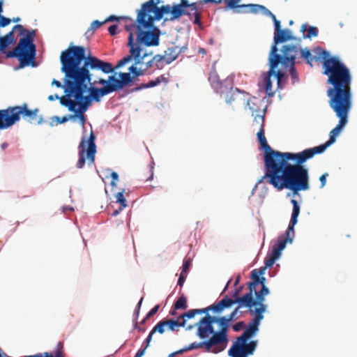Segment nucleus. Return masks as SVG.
<instances>
[{
	"mask_svg": "<svg viewBox=\"0 0 357 357\" xmlns=\"http://www.w3.org/2000/svg\"><path fill=\"white\" fill-rule=\"evenodd\" d=\"M161 0H149L144 3L141 8L137 13L144 12L145 17H152L154 20H160L162 18L164 15H169V13L163 12L162 8L163 7L168 6L172 8V6L169 4L158 7L157 5L160 3Z\"/></svg>",
	"mask_w": 357,
	"mask_h": 357,
	"instance_id": "19",
	"label": "nucleus"
},
{
	"mask_svg": "<svg viewBox=\"0 0 357 357\" xmlns=\"http://www.w3.org/2000/svg\"><path fill=\"white\" fill-rule=\"evenodd\" d=\"M16 40L14 36L13 30L8 32L6 35L0 37V51L6 54L4 50L8 48L9 45L15 43Z\"/></svg>",
	"mask_w": 357,
	"mask_h": 357,
	"instance_id": "35",
	"label": "nucleus"
},
{
	"mask_svg": "<svg viewBox=\"0 0 357 357\" xmlns=\"http://www.w3.org/2000/svg\"><path fill=\"white\" fill-rule=\"evenodd\" d=\"M268 294L269 290L268 287H262L260 291H255V299L253 298L252 293H247L242 296L239 302L241 305H245V307L248 309L251 314H254V313L259 314V311L261 314H263L266 309V305L264 304L265 296Z\"/></svg>",
	"mask_w": 357,
	"mask_h": 357,
	"instance_id": "14",
	"label": "nucleus"
},
{
	"mask_svg": "<svg viewBox=\"0 0 357 357\" xmlns=\"http://www.w3.org/2000/svg\"><path fill=\"white\" fill-rule=\"evenodd\" d=\"M245 326V323L243 321H239L236 324H235L232 328L234 331H240L241 329H243Z\"/></svg>",
	"mask_w": 357,
	"mask_h": 357,
	"instance_id": "55",
	"label": "nucleus"
},
{
	"mask_svg": "<svg viewBox=\"0 0 357 357\" xmlns=\"http://www.w3.org/2000/svg\"><path fill=\"white\" fill-rule=\"evenodd\" d=\"M226 101L227 103H232L237 102L246 105H250V99L248 98V93L245 91H241L237 88H231L229 92L226 96Z\"/></svg>",
	"mask_w": 357,
	"mask_h": 357,
	"instance_id": "23",
	"label": "nucleus"
},
{
	"mask_svg": "<svg viewBox=\"0 0 357 357\" xmlns=\"http://www.w3.org/2000/svg\"><path fill=\"white\" fill-rule=\"evenodd\" d=\"M187 275H188V273L181 272L178 280V285H179L181 287H183V285L185 282V278L187 277Z\"/></svg>",
	"mask_w": 357,
	"mask_h": 357,
	"instance_id": "54",
	"label": "nucleus"
},
{
	"mask_svg": "<svg viewBox=\"0 0 357 357\" xmlns=\"http://www.w3.org/2000/svg\"><path fill=\"white\" fill-rule=\"evenodd\" d=\"M146 349L142 348L137 351L135 357H142L145 353Z\"/></svg>",
	"mask_w": 357,
	"mask_h": 357,
	"instance_id": "61",
	"label": "nucleus"
},
{
	"mask_svg": "<svg viewBox=\"0 0 357 357\" xmlns=\"http://www.w3.org/2000/svg\"><path fill=\"white\" fill-rule=\"evenodd\" d=\"M209 310H211V308H209V306L206 308H203V309L190 310L188 311L187 312H185L183 314L180 315L178 317V319H180L181 321H183V320H185V318L192 319L197 314L207 313Z\"/></svg>",
	"mask_w": 357,
	"mask_h": 357,
	"instance_id": "37",
	"label": "nucleus"
},
{
	"mask_svg": "<svg viewBox=\"0 0 357 357\" xmlns=\"http://www.w3.org/2000/svg\"><path fill=\"white\" fill-rule=\"evenodd\" d=\"M123 20L125 28L129 33L128 45L132 47L142 48V46H157L159 44V31L153 29L156 20L152 17H145L144 12L137 13L135 23L128 17H117L113 15V22Z\"/></svg>",
	"mask_w": 357,
	"mask_h": 357,
	"instance_id": "4",
	"label": "nucleus"
},
{
	"mask_svg": "<svg viewBox=\"0 0 357 357\" xmlns=\"http://www.w3.org/2000/svg\"><path fill=\"white\" fill-rule=\"evenodd\" d=\"M248 340L241 336L236 337L228 351V355L231 357H248L252 355L257 346V340Z\"/></svg>",
	"mask_w": 357,
	"mask_h": 357,
	"instance_id": "15",
	"label": "nucleus"
},
{
	"mask_svg": "<svg viewBox=\"0 0 357 357\" xmlns=\"http://www.w3.org/2000/svg\"><path fill=\"white\" fill-rule=\"evenodd\" d=\"M265 282H266V278L264 277H261L260 278L259 276V281H258V284H260L261 285V287H266L265 285Z\"/></svg>",
	"mask_w": 357,
	"mask_h": 357,
	"instance_id": "62",
	"label": "nucleus"
},
{
	"mask_svg": "<svg viewBox=\"0 0 357 357\" xmlns=\"http://www.w3.org/2000/svg\"><path fill=\"white\" fill-rule=\"evenodd\" d=\"M318 34V29L315 26H309L307 29V33L303 36V38H310L312 37H316Z\"/></svg>",
	"mask_w": 357,
	"mask_h": 357,
	"instance_id": "49",
	"label": "nucleus"
},
{
	"mask_svg": "<svg viewBox=\"0 0 357 357\" xmlns=\"http://www.w3.org/2000/svg\"><path fill=\"white\" fill-rule=\"evenodd\" d=\"M240 7L248 8V10H243L242 13H258L261 12L264 15H267V13L270 12V10L265 6L259 4H241Z\"/></svg>",
	"mask_w": 357,
	"mask_h": 357,
	"instance_id": "36",
	"label": "nucleus"
},
{
	"mask_svg": "<svg viewBox=\"0 0 357 357\" xmlns=\"http://www.w3.org/2000/svg\"><path fill=\"white\" fill-rule=\"evenodd\" d=\"M190 266H191V261L190 259L185 260L183 264L181 272L188 273Z\"/></svg>",
	"mask_w": 357,
	"mask_h": 357,
	"instance_id": "53",
	"label": "nucleus"
},
{
	"mask_svg": "<svg viewBox=\"0 0 357 357\" xmlns=\"http://www.w3.org/2000/svg\"><path fill=\"white\" fill-rule=\"evenodd\" d=\"M77 84H82V93L81 94L80 112L84 113L91 104L92 101L100 102L101 98L112 93V75L107 79H99L95 80H77Z\"/></svg>",
	"mask_w": 357,
	"mask_h": 357,
	"instance_id": "7",
	"label": "nucleus"
},
{
	"mask_svg": "<svg viewBox=\"0 0 357 357\" xmlns=\"http://www.w3.org/2000/svg\"><path fill=\"white\" fill-rule=\"evenodd\" d=\"M61 71L65 74V95L59 97L60 104L66 107L69 112H80L82 85L77 84V80L67 71H64L61 67Z\"/></svg>",
	"mask_w": 357,
	"mask_h": 357,
	"instance_id": "9",
	"label": "nucleus"
},
{
	"mask_svg": "<svg viewBox=\"0 0 357 357\" xmlns=\"http://www.w3.org/2000/svg\"><path fill=\"white\" fill-rule=\"evenodd\" d=\"M129 54L124 56L116 64V68H121L128 66L126 70H130L134 77L144 75L145 72L151 68H155L153 58L147 61L144 59L148 56L146 53H142V48L132 47L129 50Z\"/></svg>",
	"mask_w": 357,
	"mask_h": 357,
	"instance_id": "10",
	"label": "nucleus"
},
{
	"mask_svg": "<svg viewBox=\"0 0 357 357\" xmlns=\"http://www.w3.org/2000/svg\"><path fill=\"white\" fill-rule=\"evenodd\" d=\"M208 80L213 86H218L221 84V82L214 66L209 73Z\"/></svg>",
	"mask_w": 357,
	"mask_h": 357,
	"instance_id": "39",
	"label": "nucleus"
},
{
	"mask_svg": "<svg viewBox=\"0 0 357 357\" xmlns=\"http://www.w3.org/2000/svg\"><path fill=\"white\" fill-rule=\"evenodd\" d=\"M185 320L181 321L178 317L176 320L173 319H162L153 327V331H158L160 334L164 333L165 328L172 331H178L179 328L185 326Z\"/></svg>",
	"mask_w": 357,
	"mask_h": 357,
	"instance_id": "21",
	"label": "nucleus"
},
{
	"mask_svg": "<svg viewBox=\"0 0 357 357\" xmlns=\"http://www.w3.org/2000/svg\"><path fill=\"white\" fill-rule=\"evenodd\" d=\"M328 176V173H325L319 177V181L321 182V186H320L321 188H322L325 186L326 183V178Z\"/></svg>",
	"mask_w": 357,
	"mask_h": 357,
	"instance_id": "58",
	"label": "nucleus"
},
{
	"mask_svg": "<svg viewBox=\"0 0 357 357\" xmlns=\"http://www.w3.org/2000/svg\"><path fill=\"white\" fill-rule=\"evenodd\" d=\"M13 109L16 123L20 121L21 116L23 119L28 120L29 121L34 119L39 111L38 108L29 109L26 103H24L22 105L13 106Z\"/></svg>",
	"mask_w": 357,
	"mask_h": 357,
	"instance_id": "22",
	"label": "nucleus"
},
{
	"mask_svg": "<svg viewBox=\"0 0 357 357\" xmlns=\"http://www.w3.org/2000/svg\"><path fill=\"white\" fill-rule=\"evenodd\" d=\"M63 344L59 342L57 344V348L55 350L54 354H52V353L47 352V354L50 356V357H64L63 354Z\"/></svg>",
	"mask_w": 357,
	"mask_h": 357,
	"instance_id": "45",
	"label": "nucleus"
},
{
	"mask_svg": "<svg viewBox=\"0 0 357 357\" xmlns=\"http://www.w3.org/2000/svg\"><path fill=\"white\" fill-rule=\"evenodd\" d=\"M116 67V65L113 66V91H120L119 96L124 97L122 95L132 89V84L138 77H134V74L126 70L128 66Z\"/></svg>",
	"mask_w": 357,
	"mask_h": 357,
	"instance_id": "13",
	"label": "nucleus"
},
{
	"mask_svg": "<svg viewBox=\"0 0 357 357\" xmlns=\"http://www.w3.org/2000/svg\"><path fill=\"white\" fill-rule=\"evenodd\" d=\"M266 266L264 268H260L259 269H254L251 272V278L252 279V282H250L248 283V288L250 291L248 293H252L253 295V293L256 291V287L258 284L259 281V275H263L264 274Z\"/></svg>",
	"mask_w": 357,
	"mask_h": 357,
	"instance_id": "32",
	"label": "nucleus"
},
{
	"mask_svg": "<svg viewBox=\"0 0 357 357\" xmlns=\"http://www.w3.org/2000/svg\"><path fill=\"white\" fill-rule=\"evenodd\" d=\"M337 117L340 118L338 124L330 132L329 139L324 144L298 152L299 165H303L307 160L313 158L316 154L323 153L326 149L333 144L336 137L340 135L342 128L347 123L348 113L351 107L330 105Z\"/></svg>",
	"mask_w": 357,
	"mask_h": 357,
	"instance_id": "8",
	"label": "nucleus"
},
{
	"mask_svg": "<svg viewBox=\"0 0 357 357\" xmlns=\"http://www.w3.org/2000/svg\"><path fill=\"white\" fill-rule=\"evenodd\" d=\"M13 31L18 30L19 35L22 36L19 40L17 47L13 50L6 52V58H16L20 62V67L31 66H36L35 60L36 57L37 48L34 43L36 30L26 29L21 24L15 25Z\"/></svg>",
	"mask_w": 357,
	"mask_h": 357,
	"instance_id": "6",
	"label": "nucleus"
},
{
	"mask_svg": "<svg viewBox=\"0 0 357 357\" xmlns=\"http://www.w3.org/2000/svg\"><path fill=\"white\" fill-rule=\"evenodd\" d=\"M125 194L127 196L129 195V191L126 192L125 189H123L121 192H119L115 195L116 198V204H119L118 209H113V215H116L119 214L122 210L128 206L127 201L125 197Z\"/></svg>",
	"mask_w": 357,
	"mask_h": 357,
	"instance_id": "28",
	"label": "nucleus"
},
{
	"mask_svg": "<svg viewBox=\"0 0 357 357\" xmlns=\"http://www.w3.org/2000/svg\"><path fill=\"white\" fill-rule=\"evenodd\" d=\"M255 315V318L252 320V321L249 324L246 329L244 332L240 335L241 337L249 340L252 337H253L255 333L259 330V325L260 321L264 318V315L261 314V312L259 311V314L254 313Z\"/></svg>",
	"mask_w": 357,
	"mask_h": 357,
	"instance_id": "25",
	"label": "nucleus"
},
{
	"mask_svg": "<svg viewBox=\"0 0 357 357\" xmlns=\"http://www.w3.org/2000/svg\"><path fill=\"white\" fill-rule=\"evenodd\" d=\"M52 84L56 86L57 88H62L63 91L65 90V77L63 78V84L59 80L54 79L52 82Z\"/></svg>",
	"mask_w": 357,
	"mask_h": 357,
	"instance_id": "56",
	"label": "nucleus"
},
{
	"mask_svg": "<svg viewBox=\"0 0 357 357\" xmlns=\"http://www.w3.org/2000/svg\"><path fill=\"white\" fill-rule=\"evenodd\" d=\"M119 178V176L116 172H113V188L116 186L115 181H117Z\"/></svg>",
	"mask_w": 357,
	"mask_h": 357,
	"instance_id": "64",
	"label": "nucleus"
},
{
	"mask_svg": "<svg viewBox=\"0 0 357 357\" xmlns=\"http://www.w3.org/2000/svg\"><path fill=\"white\" fill-rule=\"evenodd\" d=\"M157 331H153V328L151 331V332L149 333V335L147 336V337L145 339L144 343H143V346H144V349H147L148 347L149 346V344L152 340V337L153 335V334H155Z\"/></svg>",
	"mask_w": 357,
	"mask_h": 357,
	"instance_id": "51",
	"label": "nucleus"
},
{
	"mask_svg": "<svg viewBox=\"0 0 357 357\" xmlns=\"http://www.w3.org/2000/svg\"><path fill=\"white\" fill-rule=\"evenodd\" d=\"M84 113H81V112H75L74 114H72V116H76L75 117L73 118V119H78L80 124L82 126L84 132L85 131V127L84 123L86 122V117L83 114Z\"/></svg>",
	"mask_w": 357,
	"mask_h": 357,
	"instance_id": "48",
	"label": "nucleus"
},
{
	"mask_svg": "<svg viewBox=\"0 0 357 357\" xmlns=\"http://www.w3.org/2000/svg\"><path fill=\"white\" fill-rule=\"evenodd\" d=\"M174 307L175 310H185L188 307L186 297L182 294L175 302Z\"/></svg>",
	"mask_w": 357,
	"mask_h": 357,
	"instance_id": "42",
	"label": "nucleus"
},
{
	"mask_svg": "<svg viewBox=\"0 0 357 357\" xmlns=\"http://www.w3.org/2000/svg\"><path fill=\"white\" fill-rule=\"evenodd\" d=\"M16 123L13 107L0 109V130H6Z\"/></svg>",
	"mask_w": 357,
	"mask_h": 357,
	"instance_id": "24",
	"label": "nucleus"
},
{
	"mask_svg": "<svg viewBox=\"0 0 357 357\" xmlns=\"http://www.w3.org/2000/svg\"><path fill=\"white\" fill-rule=\"evenodd\" d=\"M213 322L219 325L220 329L215 333H213L211 338L219 349V351H221L225 349L228 342L227 331L229 327V322L226 319V317L213 316Z\"/></svg>",
	"mask_w": 357,
	"mask_h": 357,
	"instance_id": "17",
	"label": "nucleus"
},
{
	"mask_svg": "<svg viewBox=\"0 0 357 357\" xmlns=\"http://www.w3.org/2000/svg\"><path fill=\"white\" fill-rule=\"evenodd\" d=\"M253 126H256L259 128H264V114H257L255 116Z\"/></svg>",
	"mask_w": 357,
	"mask_h": 357,
	"instance_id": "44",
	"label": "nucleus"
},
{
	"mask_svg": "<svg viewBox=\"0 0 357 357\" xmlns=\"http://www.w3.org/2000/svg\"><path fill=\"white\" fill-rule=\"evenodd\" d=\"M267 13L268 14L266 16L270 17L274 22V26H275V32L274 33H278V31H280L281 30L280 22L277 20L275 15L273 13H272L271 10H270V12H268Z\"/></svg>",
	"mask_w": 357,
	"mask_h": 357,
	"instance_id": "47",
	"label": "nucleus"
},
{
	"mask_svg": "<svg viewBox=\"0 0 357 357\" xmlns=\"http://www.w3.org/2000/svg\"><path fill=\"white\" fill-rule=\"evenodd\" d=\"M301 57L304 58L308 64L311 66H312V63L314 60L310 52L308 50H301Z\"/></svg>",
	"mask_w": 357,
	"mask_h": 357,
	"instance_id": "46",
	"label": "nucleus"
},
{
	"mask_svg": "<svg viewBox=\"0 0 357 357\" xmlns=\"http://www.w3.org/2000/svg\"><path fill=\"white\" fill-rule=\"evenodd\" d=\"M213 317L209 314H206L204 317L202 318L197 324V335L203 340H208L213 333H215L213 326Z\"/></svg>",
	"mask_w": 357,
	"mask_h": 357,
	"instance_id": "20",
	"label": "nucleus"
},
{
	"mask_svg": "<svg viewBox=\"0 0 357 357\" xmlns=\"http://www.w3.org/2000/svg\"><path fill=\"white\" fill-rule=\"evenodd\" d=\"M60 63L64 71H67L77 80H92L91 70H101L105 74L112 73V63L86 54L83 46L69 45L61 52Z\"/></svg>",
	"mask_w": 357,
	"mask_h": 357,
	"instance_id": "2",
	"label": "nucleus"
},
{
	"mask_svg": "<svg viewBox=\"0 0 357 357\" xmlns=\"http://www.w3.org/2000/svg\"><path fill=\"white\" fill-rule=\"evenodd\" d=\"M294 234V230H293L292 234H288L287 229L285 232V238L282 236L278 238L277 243L273 245L271 252H268L265 258L266 267L271 268L273 266L275 261L280 257L282 250L286 247L287 243L292 242Z\"/></svg>",
	"mask_w": 357,
	"mask_h": 357,
	"instance_id": "16",
	"label": "nucleus"
},
{
	"mask_svg": "<svg viewBox=\"0 0 357 357\" xmlns=\"http://www.w3.org/2000/svg\"><path fill=\"white\" fill-rule=\"evenodd\" d=\"M258 141L264 150V175L259 183L265 182L278 190L288 189L294 194L310 188L307 169L299 165L298 153L275 151L268 145L264 128L257 133Z\"/></svg>",
	"mask_w": 357,
	"mask_h": 357,
	"instance_id": "1",
	"label": "nucleus"
},
{
	"mask_svg": "<svg viewBox=\"0 0 357 357\" xmlns=\"http://www.w3.org/2000/svg\"><path fill=\"white\" fill-rule=\"evenodd\" d=\"M329 52L321 50L320 58L324 60V74L328 76V83L333 88L327 91L331 97L330 105L351 107V82L349 70L337 57H329Z\"/></svg>",
	"mask_w": 357,
	"mask_h": 357,
	"instance_id": "3",
	"label": "nucleus"
},
{
	"mask_svg": "<svg viewBox=\"0 0 357 357\" xmlns=\"http://www.w3.org/2000/svg\"><path fill=\"white\" fill-rule=\"evenodd\" d=\"M291 202L293 205V211L291 220L288 226V234L290 233L292 234L293 230H294V226L298 222V217L300 213V206L297 201L295 199H291Z\"/></svg>",
	"mask_w": 357,
	"mask_h": 357,
	"instance_id": "29",
	"label": "nucleus"
},
{
	"mask_svg": "<svg viewBox=\"0 0 357 357\" xmlns=\"http://www.w3.org/2000/svg\"><path fill=\"white\" fill-rule=\"evenodd\" d=\"M215 346L216 347V344L214 343V342L210 337L208 340H207L204 342H202L199 343L193 342V343L189 344L188 346H187L186 347L183 348V349L178 351L177 353L182 354L184 351H187L189 350H192V349H198V348H204L207 351H210L211 349Z\"/></svg>",
	"mask_w": 357,
	"mask_h": 357,
	"instance_id": "27",
	"label": "nucleus"
},
{
	"mask_svg": "<svg viewBox=\"0 0 357 357\" xmlns=\"http://www.w3.org/2000/svg\"><path fill=\"white\" fill-rule=\"evenodd\" d=\"M96 135L93 130L91 131L88 138L85 135L82 137L80 143L78 146V160L76 164L77 169H82L86 163L88 166H91L95 162L96 145Z\"/></svg>",
	"mask_w": 357,
	"mask_h": 357,
	"instance_id": "12",
	"label": "nucleus"
},
{
	"mask_svg": "<svg viewBox=\"0 0 357 357\" xmlns=\"http://www.w3.org/2000/svg\"><path fill=\"white\" fill-rule=\"evenodd\" d=\"M57 99H59V96L57 94L50 95L48 96V100L50 101H53V100H57Z\"/></svg>",
	"mask_w": 357,
	"mask_h": 357,
	"instance_id": "63",
	"label": "nucleus"
},
{
	"mask_svg": "<svg viewBox=\"0 0 357 357\" xmlns=\"http://www.w3.org/2000/svg\"><path fill=\"white\" fill-rule=\"evenodd\" d=\"M3 12V2L2 0H0V26L1 27H6L9 25L11 22V20L8 17H6L2 15V13Z\"/></svg>",
	"mask_w": 357,
	"mask_h": 357,
	"instance_id": "43",
	"label": "nucleus"
},
{
	"mask_svg": "<svg viewBox=\"0 0 357 357\" xmlns=\"http://www.w3.org/2000/svg\"><path fill=\"white\" fill-rule=\"evenodd\" d=\"M112 22V15H109L106 17L104 21L94 20L91 22L90 26L88 28L86 31L84 33L85 37L89 39L90 38L94 33L96 29L100 27L102 25L107 23Z\"/></svg>",
	"mask_w": 357,
	"mask_h": 357,
	"instance_id": "31",
	"label": "nucleus"
},
{
	"mask_svg": "<svg viewBox=\"0 0 357 357\" xmlns=\"http://www.w3.org/2000/svg\"><path fill=\"white\" fill-rule=\"evenodd\" d=\"M74 211V208L73 207L70 206H63L62 207V211L66 213L67 212H71V211Z\"/></svg>",
	"mask_w": 357,
	"mask_h": 357,
	"instance_id": "60",
	"label": "nucleus"
},
{
	"mask_svg": "<svg viewBox=\"0 0 357 357\" xmlns=\"http://www.w3.org/2000/svg\"><path fill=\"white\" fill-rule=\"evenodd\" d=\"M22 357H50V356H48L47 352H43V353H37L34 355L24 356Z\"/></svg>",
	"mask_w": 357,
	"mask_h": 357,
	"instance_id": "59",
	"label": "nucleus"
},
{
	"mask_svg": "<svg viewBox=\"0 0 357 357\" xmlns=\"http://www.w3.org/2000/svg\"><path fill=\"white\" fill-rule=\"evenodd\" d=\"M75 116H72V114L66 115L62 117H59L58 116H54L51 118L52 122H50V125L51 126H54V121H56V124L64 123L67 122L68 120L73 119V118H74Z\"/></svg>",
	"mask_w": 357,
	"mask_h": 357,
	"instance_id": "40",
	"label": "nucleus"
},
{
	"mask_svg": "<svg viewBox=\"0 0 357 357\" xmlns=\"http://www.w3.org/2000/svg\"><path fill=\"white\" fill-rule=\"evenodd\" d=\"M290 66L289 73H290V75L292 79V83L295 84L296 82H297L298 81V75L294 68V66Z\"/></svg>",
	"mask_w": 357,
	"mask_h": 357,
	"instance_id": "50",
	"label": "nucleus"
},
{
	"mask_svg": "<svg viewBox=\"0 0 357 357\" xmlns=\"http://www.w3.org/2000/svg\"><path fill=\"white\" fill-rule=\"evenodd\" d=\"M240 300L241 299L232 300L226 295L221 301L209 305V308H211V310L216 313H221L225 309L229 308L234 304H238V306L234 309V310L231 312L228 317H226V319L230 323L231 321L237 319V314L240 312V310L244 307H245V305L240 304Z\"/></svg>",
	"mask_w": 357,
	"mask_h": 357,
	"instance_id": "18",
	"label": "nucleus"
},
{
	"mask_svg": "<svg viewBox=\"0 0 357 357\" xmlns=\"http://www.w3.org/2000/svg\"><path fill=\"white\" fill-rule=\"evenodd\" d=\"M278 49L275 45H273L269 53V70L261 75V80L258 83L261 91H264L268 96L272 97L275 91L272 87L271 77L273 76L278 82V87L282 88V80L284 73L281 70H276L278 64L280 63L284 67L295 65V59L297 55L298 49L292 45H286L282 47V54H278Z\"/></svg>",
	"mask_w": 357,
	"mask_h": 357,
	"instance_id": "5",
	"label": "nucleus"
},
{
	"mask_svg": "<svg viewBox=\"0 0 357 357\" xmlns=\"http://www.w3.org/2000/svg\"><path fill=\"white\" fill-rule=\"evenodd\" d=\"M169 79L167 77H165L164 75H161L156 77L155 79L149 81L147 84H142L140 86L137 87H132L130 91H126V93H124L122 96H127L128 94L143 89H147V88H151L156 86L161 83L167 84L168 83Z\"/></svg>",
	"mask_w": 357,
	"mask_h": 357,
	"instance_id": "26",
	"label": "nucleus"
},
{
	"mask_svg": "<svg viewBox=\"0 0 357 357\" xmlns=\"http://www.w3.org/2000/svg\"><path fill=\"white\" fill-rule=\"evenodd\" d=\"M241 291V287L236 288L234 294H232V298H231L232 300H238L242 298V296H240V292Z\"/></svg>",
	"mask_w": 357,
	"mask_h": 357,
	"instance_id": "57",
	"label": "nucleus"
},
{
	"mask_svg": "<svg viewBox=\"0 0 357 357\" xmlns=\"http://www.w3.org/2000/svg\"><path fill=\"white\" fill-rule=\"evenodd\" d=\"M294 39V38L291 36V33L289 29H281L278 33H274V41L273 45H275V47H277L278 43Z\"/></svg>",
	"mask_w": 357,
	"mask_h": 357,
	"instance_id": "30",
	"label": "nucleus"
},
{
	"mask_svg": "<svg viewBox=\"0 0 357 357\" xmlns=\"http://www.w3.org/2000/svg\"><path fill=\"white\" fill-rule=\"evenodd\" d=\"M160 308L159 305H156L154 306L146 315V319H150L151 317H153L154 314L157 313Z\"/></svg>",
	"mask_w": 357,
	"mask_h": 357,
	"instance_id": "52",
	"label": "nucleus"
},
{
	"mask_svg": "<svg viewBox=\"0 0 357 357\" xmlns=\"http://www.w3.org/2000/svg\"><path fill=\"white\" fill-rule=\"evenodd\" d=\"M241 0H224V2L226 4V8L227 9H237L236 11L237 13H242L243 8H241L239 5V3Z\"/></svg>",
	"mask_w": 357,
	"mask_h": 357,
	"instance_id": "41",
	"label": "nucleus"
},
{
	"mask_svg": "<svg viewBox=\"0 0 357 357\" xmlns=\"http://www.w3.org/2000/svg\"><path fill=\"white\" fill-rule=\"evenodd\" d=\"M97 173L105 184V194L109 196V188L112 187V169H106L101 172L97 170Z\"/></svg>",
	"mask_w": 357,
	"mask_h": 357,
	"instance_id": "34",
	"label": "nucleus"
},
{
	"mask_svg": "<svg viewBox=\"0 0 357 357\" xmlns=\"http://www.w3.org/2000/svg\"><path fill=\"white\" fill-rule=\"evenodd\" d=\"M181 53V48H179L176 45H172L168 47L167 49L165 51V54L162 55L167 60L169 64L176 60L178 55Z\"/></svg>",
	"mask_w": 357,
	"mask_h": 357,
	"instance_id": "33",
	"label": "nucleus"
},
{
	"mask_svg": "<svg viewBox=\"0 0 357 357\" xmlns=\"http://www.w3.org/2000/svg\"><path fill=\"white\" fill-rule=\"evenodd\" d=\"M153 62L155 64V68L158 70L163 69L169 63L162 54H156L153 57Z\"/></svg>",
	"mask_w": 357,
	"mask_h": 357,
	"instance_id": "38",
	"label": "nucleus"
},
{
	"mask_svg": "<svg viewBox=\"0 0 357 357\" xmlns=\"http://www.w3.org/2000/svg\"><path fill=\"white\" fill-rule=\"evenodd\" d=\"M199 3H190L188 0H181L179 3L174 4L172 8L163 7V12L169 13V17L165 20L174 21L183 15H188L192 20L195 24L202 26V10L199 8Z\"/></svg>",
	"mask_w": 357,
	"mask_h": 357,
	"instance_id": "11",
	"label": "nucleus"
}]
</instances>
